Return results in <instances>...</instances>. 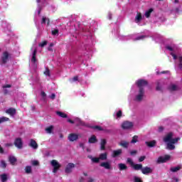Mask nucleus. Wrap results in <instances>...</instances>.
Listing matches in <instances>:
<instances>
[{
    "mask_svg": "<svg viewBox=\"0 0 182 182\" xmlns=\"http://www.w3.org/2000/svg\"><path fill=\"white\" fill-rule=\"evenodd\" d=\"M9 87H12V85L8 84V85H6L3 86V89H7V88H9Z\"/></svg>",
    "mask_w": 182,
    "mask_h": 182,
    "instance_id": "nucleus-57",
    "label": "nucleus"
},
{
    "mask_svg": "<svg viewBox=\"0 0 182 182\" xmlns=\"http://www.w3.org/2000/svg\"><path fill=\"white\" fill-rule=\"evenodd\" d=\"M46 21H47L46 17L43 16V17L42 18L41 23H46Z\"/></svg>",
    "mask_w": 182,
    "mask_h": 182,
    "instance_id": "nucleus-58",
    "label": "nucleus"
},
{
    "mask_svg": "<svg viewBox=\"0 0 182 182\" xmlns=\"http://www.w3.org/2000/svg\"><path fill=\"white\" fill-rule=\"evenodd\" d=\"M156 140H152L151 141H146L145 144H146V146L148 147H154L156 146Z\"/></svg>",
    "mask_w": 182,
    "mask_h": 182,
    "instance_id": "nucleus-20",
    "label": "nucleus"
},
{
    "mask_svg": "<svg viewBox=\"0 0 182 182\" xmlns=\"http://www.w3.org/2000/svg\"><path fill=\"white\" fill-rule=\"evenodd\" d=\"M89 159H91L92 163H99L100 161V159L97 157L89 156Z\"/></svg>",
    "mask_w": 182,
    "mask_h": 182,
    "instance_id": "nucleus-33",
    "label": "nucleus"
},
{
    "mask_svg": "<svg viewBox=\"0 0 182 182\" xmlns=\"http://www.w3.org/2000/svg\"><path fill=\"white\" fill-rule=\"evenodd\" d=\"M0 154H4V148L0 145Z\"/></svg>",
    "mask_w": 182,
    "mask_h": 182,
    "instance_id": "nucleus-62",
    "label": "nucleus"
},
{
    "mask_svg": "<svg viewBox=\"0 0 182 182\" xmlns=\"http://www.w3.org/2000/svg\"><path fill=\"white\" fill-rule=\"evenodd\" d=\"M141 19H143V17L141 16V13H137V14L135 17L136 23H139V22H141Z\"/></svg>",
    "mask_w": 182,
    "mask_h": 182,
    "instance_id": "nucleus-23",
    "label": "nucleus"
},
{
    "mask_svg": "<svg viewBox=\"0 0 182 182\" xmlns=\"http://www.w3.org/2000/svg\"><path fill=\"white\" fill-rule=\"evenodd\" d=\"M88 143H90V144H95V143H97V138L95 135H92L88 139Z\"/></svg>",
    "mask_w": 182,
    "mask_h": 182,
    "instance_id": "nucleus-16",
    "label": "nucleus"
},
{
    "mask_svg": "<svg viewBox=\"0 0 182 182\" xmlns=\"http://www.w3.org/2000/svg\"><path fill=\"white\" fill-rule=\"evenodd\" d=\"M118 167L120 171H123V170H127V165L125 164H119Z\"/></svg>",
    "mask_w": 182,
    "mask_h": 182,
    "instance_id": "nucleus-25",
    "label": "nucleus"
},
{
    "mask_svg": "<svg viewBox=\"0 0 182 182\" xmlns=\"http://www.w3.org/2000/svg\"><path fill=\"white\" fill-rule=\"evenodd\" d=\"M28 146L30 147H32V149H33L34 150H36V149H38V143H36V141H35V139H33L30 140Z\"/></svg>",
    "mask_w": 182,
    "mask_h": 182,
    "instance_id": "nucleus-13",
    "label": "nucleus"
},
{
    "mask_svg": "<svg viewBox=\"0 0 182 182\" xmlns=\"http://www.w3.org/2000/svg\"><path fill=\"white\" fill-rule=\"evenodd\" d=\"M25 172H26V174H31V173H32V166H26Z\"/></svg>",
    "mask_w": 182,
    "mask_h": 182,
    "instance_id": "nucleus-30",
    "label": "nucleus"
},
{
    "mask_svg": "<svg viewBox=\"0 0 182 182\" xmlns=\"http://www.w3.org/2000/svg\"><path fill=\"white\" fill-rule=\"evenodd\" d=\"M1 167L2 168H6V162H5V161H1Z\"/></svg>",
    "mask_w": 182,
    "mask_h": 182,
    "instance_id": "nucleus-46",
    "label": "nucleus"
},
{
    "mask_svg": "<svg viewBox=\"0 0 182 182\" xmlns=\"http://www.w3.org/2000/svg\"><path fill=\"white\" fill-rule=\"evenodd\" d=\"M107 143V141H106V139H103L101 140L100 142V150H106V144Z\"/></svg>",
    "mask_w": 182,
    "mask_h": 182,
    "instance_id": "nucleus-21",
    "label": "nucleus"
},
{
    "mask_svg": "<svg viewBox=\"0 0 182 182\" xmlns=\"http://www.w3.org/2000/svg\"><path fill=\"white\" fill-rule=\"evenodd\" d=\"M100 160H107V153H103L100 154L99 156Z\"/></svg>",
    "mask_w": 182,
    "mask_h": 182,
    "instance_id": "nucleus-29",
    "label": "nucleus"
},
{
    "mask_svg": "<svg viewBox=\"0 0 182 182\" xmlns=\"http://www.w3.org/2000/svg\"><path fill=\"white\" fill-rule=\"evenodd\" d=\"M143 97H144V89H140L139 90V94L135 97V100L136 102H141Z\"/></svg>",
    "mask_w": 182,
    "mask_h": 182,
    "instance_id": "nucleus-6",
    "label": "nucleus"
},
{
    "mask_svg": "<svg viewBox=\"0 0 182 182\" xmlns=\"http://www.w3.org/2000/svg\"><path fill=\"white\" fill-rule=\"evenodd\" d=\"M6 113L7 114H10L11 116H14L16 114V109L14 107L9 108L7 110H6Z\"/></svg>",
    "mask_w": 182,
    "mask_h": 182,
    "instance_id": "nucleus-14",
    "label": "nucleus"
},
{
    "mask_svg": "<svg viewBox=\"0 0 182 182\" xmlns=\"http://www.w3.org/2000/svg\"><path fill=\"white\" fill-rule=\"evenodd\" d=\"M122 110H119V112H117V117L118 118L122 117Z\"/></svg>",
    "mask_w": 182,
    "mask_h": 182,
    "instance_id": "nucleus-52",
    "label": "nucleus"
},
{
    "mask_svg": "<svg viewBox=\"0 0 182 182\" xmlns=\"http://www.w3.org/2000/svg\"><path fill=\"white\" fill-rule=\"evenodd\" d=\"M50 164L53 167V173H58V171L59 170V168H60V167H62L60 164H59V162H58V161H56L55 159H53L51 161Z\"/></svg>",
    "mask_w": 182,
    "mask_h": 182,
    "instance_id": "nucleus-2",
    "label": "nucleus"
},
{
    "mask_svg": "<svg viewBox=\"0 0 182 182\" xmlns=\"http://www.w3.org/2000/svg\"><path fill=\"white\" fill-rule=\"evenodd\" d=\"M136 85L138 86L139 90L144 89L143 87H144V86H147V85H149V82L146 80L140 79L136 82Z\"/></svg>",
    "mask_w": 182,
    "mask_h": 182,
    "instance_id": "nucleus-4",
    "label": "nucleus"
},
{
    "mask_svg": "<svg viewBox=\"0 0 182 182\" xmlns=\"http://www.w3.org/2000/svg\"><path fill=\"white\" fill-rule=\"evenodd\" d=\"M121 147H123L124 149H128L129 148V142L126 141H121V142L119 144Z\"/></svg>",
    "mask_w": 182,
    "mask_h": 182,
    "instance_id": "nucleus-24",
    "label": "nucleus"
},
{
    "mask_svg": "<svg viewBox=\"0 0 182 182\" xmlns=\"http://www.w3.org/2000/svg\"><path fill=\"white\" fill-rule=\"evenodd\" d=\"M38 53V49L35 48L33 52V55L31 58V62L33 63H36V53Z\"/></svg>",
    "mask_w": 182,
    "mask_h": 182,
    "instance_id": "nucleus-19",
    "label": "nucleus"
},
{
    "mask_svg": "<svg viewBox=\"0 0 182 182\" xmlns=\"http://www.w3.org/2000/svg\"><path fill=\"white\" fill-rule=\"evenodd\" d=\"M79 139V134L75 133H71L68 135L69 141H76Z\"/></svg>",
    "mask_w": 182,
    "mask_h": 182,
    "instance_id": "nucleus-9",
    "label": "nucleus"
},
{
    "mask_svg": "<svg viewBox=\"0 0 182 182\" xmlns=\"http://www.w3.org/2000/svg\"><path fill=\"white\" fill-rule=\"evenodd\" d=\"M41 96H42V97H46V93L45 92L42 91Z\"/></svg>",
    "mask_w": 182,
    "mask_h": 182,
    "instance_id": "nucleus-61",
    "label": "nucleus"
},
{
    "mask_svg": "<svg viewBox=\"0 0 182 182\" xmlns=\"http://www.w3.org/2000/svg\"><path fill=\"white\" fill-rule=\"evenodd\" d=\"M5 122H9V118L6 117H0V124L2 123H5Z\"/></svg>",
    "mask_w": 182,
    "mask_h": 182,
    "instance_id": "nucleus-31",
    "label": "nucleus"
},
{
    "mask_svg": "<svg viewBox=\"0 0 182 182\" xmlns=\"http://www.w3.org/2000/svg\"><path fill=\"white\" fill-rule=\"evenodd\" d=\"M50 98L52 100H55V99H56V95L55 93L51 94V95L50 96Z\"/></svg>",
    "mask_w": 182,
    "mask_h": 182,
    "instance_id": "nucleus-53",
    "label": "nucleus"
},
{
    "mask_svg": "<svg viewBox=\"0 0 182 182\" xmlns=\"http://www.w3.org/2000/svg\"><path fill=\"white\" fill-rule=\"evenodd\" d=\"M144 160H146V156H140L139 159V162L141 163V161H144Z\"/></svg>",
    "mask_w": 182,
    "mask_h": 182,
    "instance_id": "nucleus-47",
    "label": "nucleus"
},
{
    "mask_svg": "<svg viewBox=\"0 0 182 182\" xmlns=\"http://www.w3.org/2000/svg\"><path fill=\"white\" fill-rule=\"evenodd\" d=\"M46 45H48V41H43L42 43H40L38 44V46H39L40 48H44L45 46H46Z\"/></svg>",
    "mask_w": 182,
    "mask_h": 182,
    "instance_id": "nucleus-40",
    "label": "nucleus"
},
{
    "mask_svg": "<svg viewBox=\"0 0 182 182\" xmlns=\"http://www.w3.org/2000/svg\"><path fill=\"white\" fill-rule=\"evenodd\" d=\"M33 166H39V161H32Z\"/></svg>",
    "mask_w": 182,
    "mask_h": 182,
    "instance_id": "nucleus-56",
    "label": "nucleus"
},
{
    "mask_svg": "<svg viewBox=\"0 0 182 182\" xmlns=\"http://www.w3.org/2000/svg\"><path fill=\"white\" fill-rule=\"evenodd\" d=\"M144 38H146V36H139L136 37V40L140 41L141 39H144Z\"/></svg>",
    "mask_w": 182,
    "mask_h": 182,
    "instance_id": "nucleus-50",
    "label": "nucleus"
},
{
    "mask_svg": "<svg viewBox=\"0 0 182 182\" xmlns=\"http://www.w3.org/2000/svg\"><path fill=\"white\" fill-rule=\"evenodd\" d=\"M151 12H153V9H149L145 13L146 18H150V15H151Z\"/></svg>",
    "mask_w": 182,
    "mask_h": 182,
    "instance_id": "nucleus-34",
    "label": "nucleus"
},
{
    "mask_svg": "<svg viewBox=\"0 0 182 182\" xmlns=\"http://www.w3.org/2000/svg\"><path fill=\"white\" fill-rule=\"evenodd\" d=\"M139 141V136L137 135H135L132 137V140L131 141V143L134 144L137 143Z\"/></svg>",
    "mask_w": 182,
    "mask_h": 182,
    "instance_id": "nucleus-37",
    "label": "nucleus"
},
{
    "mask_svg": "<svg viewBox=\"0 0 182 182\" xmlns=\"http://www.w3.org/2000/svg\"><path fill=\"white\" fill-rule=\"evenodd\" d=\"M44 75H46V76H50V70H49V68L46 69V70L44 71Z\"/></svg>",
    "mask_w": 182,
    "mask_h": 182,
    "instance_id": "nucleus-44",
    "label": "nucleus"
},
{
    "mask_svg": "<svg viewBox=\"0 0 182 182\" xmlns=\"http://www.w3.org/2000/svg\"><path fill=\"white\" fill-rule=\"evenodd\" d=\"M127 163H128V164H130L131 167H133L134 166V162L130 158H127Z\"/></svg>",
    "mask_w": 182,
    "mask_h": 182,
    "instance_id": "nucleus-39",
    "label": "nucleus"
},
{
    "mask_svg": "<svg viewBox=\"0 0 182 182\" xmlns=\"http://www.w3.org/2000/svg\"><path fill=\"white\" fill-rule=\"evenodd\" d=\"M179 170H181V166H178L176 167H172L171 168L170 171H172V173H177Z\"/></svg>",
    "mask_w": 182,
    "mask_h": 182,
    "instance_id": "nucleus-28",
    "label": "nucleus"
},
{
    "mask_svg": "<svg viewBox=\"0 0 182 182\" xmlns=\"http://www.w3.org/2000/svg\"><path fill=\"white\" fill-rule=\"evenodd\" d=\"M53 130V126L50 125V127L46 128V132L50 134L52 133V131Z\"/></svg>",
    "mask_w": 182,
    "mask_h": 182,
    "instance_id": "nucleus-35",
    "label": "nucleus"
},
{
    "mask_svg": "<svg viewBox=\"0 0 182 182\" xmlns=\"http://www.w3.org/2000/svg\"><path fill=\"white\" fill-rule=\"evenodd\" d=\"M171 159L170 155H165L164 156H159L156 161L157 164H161L163 163H167L168 160Z\"/></svg>",
    "mask_w": 182,
    "mask_h": 182,
    "instance_id": "nucleus-3",
    "label": "nucleus"
},
{
    "mask_svg": "<svg viewBox=\"0 0 182 182\" xmlns=\"http://www.w3.org/2000/svg\"><path fill=\"white\" fill-rule=\"evenodd\" d=\"M171 55L175 60H176V59H177V55L176 54H174L173 53H171Z\"/></svg>",
    "mask_w": 182,
    "mask_h": 182,
    "instance_id": "nucleus-60",
    "label": "nucleus"
},
{
    "mask_svg": "<svg viewBox=\"0 0 182 182\" xmlns=\"http://www.w3.org/2000/svg\"><path fill=\"white\" fill-rule=\"evenodd\" d=\"M51 33L53 36H56V35H59V30L58 29H54L51 31Z\"/></svg>",
    "mask_w": 182,
    "mask_h": 182,
    "instance_id": "nucleus-42",
    "label": "nucleus"
},
{
    "mask_svg": "<svg viewBox=\"0 0 182 182\" xmlns=\"http://www.w3.org/2000/svg\"><path fill=\"white\" fill-rule=\"evenodd\" d=\"M134 182H143V180H141V178H140L137 176H134Z\"/></svg>",
    "mask_w": 182,
    "mask_h": 182,
    "instance_id": "nucleus-45",
    "label": "nucleus"
},
{
    "mask_svg": "<svg viewBox=\"0 0 182 182\" xmlns=\"http://www.w3.org/2000/svg\"><path fill=\"white\" fill-rule=\"evenodd\" d=\"M75 166L73 163H69L65 167V171L66 174H70L72 171H73V168H75Z\"/></svg>",
    "mask_w": 182,
    "mask_h": 182,
    "instance_id": "nucleus-7",
    "label": "nucleus"
},
{
    "mask_svg": "<svg viewBox=\"0 0 182 182\" xmlns=\"http://www.w3.org/2000/svg\"><path fill=\"white\" fill-rule=\"evenodd\" d=\"M166 49H167L168 50H170L171 52H173V50H174V49H173V47L170 46H166Z\"/></svg>",
    "mask_w": 182,
    "mask_h": 182,
    "instance_id": "nucleus-51",
    "label": "nucleus"
},
{
    "mask_svg": "<svg viewBox=\"0 0 182 182\" xmlns=\"http://www.w3.org/2000/svg\"><path fill=\"white\" fill-rule=\"evenodd\" d=\"M178 140H180V137L174 138L171 139V141L169 143H171L172 144H176V143H178Z\"/></svg>",
    "mask_w": 182,
    "mask_h": 182,
    "instance_id": "nucleus-36",
    "label": "nucleus"
},
{
    "mask_svg": "<svg viewBox=\"0 0 182 182\" xmlns=\"http://www.w3.org/2000/svg\"><path fill=\"white\" fill-rule=\"evenodd\" d=\"M14 146L17 147V149H22V147H23V142L22 141V139L16 138L14 140Z\"/></svg>",
    "mask_w": 182,
    "mask_h": 182,
    "instance_id": "nucleus-8",
    "label": "nucleus"
},
{
    "mask_svg": "<svg viewBox=\"0 0 182 182\" xmlns=\"http://www.w3.org/2000/svg\"><path fill=\"white\" fill-rule=\"evenodd\" d=\"M91 129H93L94 130H97L98 132H103V128L97 125L91 127Z\"/></svg>",
    "mask_w": 182,
    "mask_h": 182,
    "instance_id": "nucleus-32",
    "label": "nucleus"
},
{
    "mask_svg": "<svg viewBox=\"0 0 182 182\" xmlns=\"http://www.w3.org/2000/svg\"><path fill=\"white\" fill-rule=\"evenodd\" d=\"M134 170L139 171V170H141V171H142L143 170V164H134V166H132Z\"/></svg>",
    "mask_w": 182,
    "mask_h": 182,
    "instance_id": "nucleus-18",
    "label": "nucleus"
},
{
    "mask_svg": "<svg viewBox=\"0 0 182 182\" xmlns=\"http://www.w3.org/2000/svg\"><path fill=\"white\" fill-rule=\"evenodd\" d=\"M136 154H137V151L136 150L130 151V155L131 156H136Z\"/></svg>",
    "mask_w": 182,
    "mask_h": 182,
    "instance_id": "nucleus-55",
    "label": "nucleus"
},
{
    "mask_svg": "<svg viewBox=\"0 0 182 182\" xmlns=\"http://www.w3.org/2000/svg\"><path fill=\"white\" fill-rule=\"evenodd\" d=\"M168 90H170V92H176L178 90V87L174 84H172L168 87Z\"/></svg>",
    "mask_w": 182,
    "mask_h": 182,
    "instance_id": "nucleus-22",
    "label": "nucleus"
},
{
    "mask_svg": "<svg viewBox=\"0 0 182 182\" xmlns=\"http://www.w3.org/2000/svg\"><path fill=\"white\" fill-rule=\"evenodd\" d=\"M166 149L168 150H174V149H176V146H174V144L171 142H168L166 144Z\"/></svg>",
    "mask_w": 182,
    "mask_h": 182,
    "instance_id": "nucleus-26",
    "label": "nucleus"
},
{
    "mask_svg": "<svg viewBox=\"0 0 182 182\" xmlns=\"http://www.w3.org/2000/svg\"><path fill=\"white\" fill-rule=\"evenodd\" d=\"M166 73H168V71L166 70V71H161V72H156L157 75H164Z\"/></svg>",
    "mask_w": 182,
    "mask_h": 182,
    "instance_id": "nucleus-49",
    "label": "nucleus"
},
{
    "mask_svg": "<svg viewBox=\"0 0 182 182\" xmlns=\"http://www.w3.org/2000/svg\"><path fill=\"white\" fill-rule=\"evenodd\" d=\"M164 130V127H159L158 131L159 132V133H161V132H163Z\"/></svg>",
    "mask_w": 182,
    "mask_h": 182,
    "instance_id": "nucleus-59",
    "label": "nucleus"
},
{
    "mask_svg": "<svg viewBox=\"0 0 182 182\" xmlns=\"http://www.w3.org/2000/svg\"><path fill=\"white\" fill-rule=\"evenodd\" d=\"M134 124L132 122H129V121H124L122 124V128L123 129V130H129L130 129H132V127H133Z\"/></svg>",
    "mask_w": 182,
    "mask_h": 182,
    "instance_id": "nucleus-5",
    "label": "nucleus"
},
{
    "mask_svg": "<svg viewBox=\"0 0 182 182\" xmlns=\"http://www.w3.org/2000/svg\"><path fill=\"white\" fill-rule=\"evenodd\" d=\"M56 114L60 117H62L63 119H66V117H68V114H65L63 112L57 111Z\"/></svg>",
    "mask_w": 182,
    "mask_h": 182,
    "instance_id": "nucleus-27",
    "label": "nucleus"
},
{
    "mask_svg": "<svg viewBox=\"0 0 182 182\" xmlns=\"http://www.w3.org/2000/svg\"><path fill=\"white\" fill-rule=\"evenodd\" d=\"M9 161L11 166H15V164L16 161H18V159H16V158L14 156H9Z\"/></svg>",
    "mask_w": 182,
    "mask_h": 182,
    "instance_id": "nucleus-17",
    "label": "nucleus"
},
{
    "mask_svg": "<svg viewBox=\"0 0 182 182\" xmlns=\"http://www.w3.org/2000/svg\"><path fill=\"white\" fill-rule=\"evenodd\" d=\"M122 153H123V150L121 149L114 150L112 151V157H113L114 159H116V157H119V156H121Z\"/></svg>",
    "mask_w": 182,
    "mask_h": 182,
    "instance_id": "nucleus-12",
    "label": "nucleus"
},
{
    "mask_svg": "<svg viewBox=\"0 0 182 182\" xmlns=\"http://www.w3.org/2000/svg\"><path fill=\"white\" fill-rule=\"evenodd\" d=\"M68 123H71V124H75V121H73V120H72V119H68Z\"/></svg>",
    "mask_w": 182,
    "mask_h": 182,
    "instance_id": "nucleus-63",
    "label": "nucleus"
},
{
    "mask_svg": "<svg viewBox=\"0 0 182 182\" xmlns=\"http://www.w3.org/2000/svg\"><path fill=\"white\" fill-rule=\"evenodd\" d=\"M70 83H73V82H77V80H79V76L76 75L74 76L73 78L69 80Z\"/></svg>",
    "mask_w": 182,
    "mask_h": 182,
    "instance_id": "nucleus-38",
    "label": "nucleus"
},
{
    "mask_svg": "<svg viewBox=\"0 0 182 182\" xmlns=\"http://www.w3.org/2000/svg\"><path fill=\"white\" fill-rule=\"evenodd\" d=\"M141 173L142 174L147 176V174H151V173H153V170L149 166H145V167H142Z\"/></svg>",
    "mask_w": 182,
    "mask_h": 182,
    "instance_id": "nucleus-10",
    "label": "nucleus"
},
{
    "mask_svg": "<svg viewBox=\"0 0 182 182\" xmlns=\"http://www.w3.org/2000/svg\"><path fill=\"white\" fill-rule=\"evenodd\" d=\"M156 90L161 91V86L160 85V82L156 83Z\"/></svg>",
    "mask_w": 182,
    "mask_h": 182,
    "instance_id": "nucleus-48",
    "label": "nucleus"
},
{
    "mask_svg": "<svg viewBox=\"0 0 182 182\" xmlns=\"http://www.w3.org/2000/svg\"><path fill=\"white\" fill-rule=\"evenodd\" d=\"M11 57V54L8 51H4L1 55V60L0 61V65L2 66L3 65H6L8 61L9 60V58Z\"/></svg>",
    "mask_w": 182,
    "mask_h": 182,
    "instance_id": "nucleus-1",
    "label": "nucleus"
},
{
    "mask_svg": "<svg viewBox=\"0 0 182 182\" xmlns=\"http://www.w3.org/2000/svg\"><path fill=\"white\" fill-rule=\"evenodd\" d=\"M4 95H6L9 93V90H8L6 88H3Z\"/></svg>",
    "mask_w": 182,
    "mask_h": 182,
    "instance_id": "nucleus-54",
    "label": "nucleus"
},
{
    "mask_svg": "<svg viewBox=\"0 0 182 182\" xmlns=\"http://www.w3.org/2000/svg\"><path fill=\"white\" fill-rule=\"evenodd\" d=\"M93 181H94L93 178H90V179L88 180V181H87V182H93Z\"/></svg>",
    "mask_w": 182,
    "mask_h": 182,
    "instance_id": "nucleus-64",
    "label": "nucleus"
},
{
    "mask_svg": "<svg viewBox=\"0 0 182 182\" xmlns=\"http://www.w3.org/2000/svg\"><path fill=\"white\" fill-rule=\"evenodd\" d=\"M1 177L2 182H6L8 180V176L5 173L2 174Z\"/></svg>",
    "mask_w": 182,
    "mask_h": 182,
    "instance_id": "nucleus-41",
    "label": "nucleus"
},
{
    "mask_svg": "<svg viewBox=\"0 0 182 182\" xmlns=\"http://www.w3.org/2000/svg\"><path fill=\"white\" fill-rule=\"evenodd\" d=\"M178 60H179L178 68L181 70L182 69V57L181 56L178 57Z\"/></svg>",
    "mask_w": 182,
    "mask_h": 182,
    "instance_id": "nucleus-43",
    "label": "nucleus"
},
{
    "mask_svg": "<svg viewBox=\"0 0 182 182\" xmlns=\"http://www.w3.org/2000/svg\"><path fill=\"white\" fill-rule=\"evenodd\" d=\"M100 167H105L106 170H110L112 168V166L110 165L109 162H102L100 164Z\"/></svg>",
    "mask_w": 182,
    "mask_h": 182,
    "instance_id": "nucleus-15",
    "label": "nucleus"
},
{
    "mask_svg": "<svg viewBox=\"0 0 182 182\" xmlns=\"http://www.w3.org/2000/svg\"><path fill=\"white\" fill-rule=\"evenodd\" d=\"M173 132H169L166 136L164 137V143H170L173 139Z\"/></svg>",
    "mask_w": 182,
    "mask_h": 182,
    "instance_id": "nucleus-11",
    "label": "nucleus"
}]
</instances>
